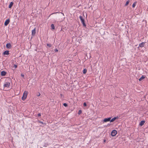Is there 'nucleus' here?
<instances>
[{"label":"nucleus","mask_w":148,"mask_h":148,"mask_svg":"<svg viewBox=\"0 0 148 148\" xmlns=\"http://www.w3.org/2000/svg\"><path fill=\"white\" fill-rule=\"evenodd\" d=\"M27 91H25L23 93V96L22 97V100H24L26 99L27 95Z\"/></svg>","instance_id":"f257e3e1"},{"label":"nucleus","mask_w":148,"mask_h":148,"mask_svg":"<svg viewBox=\"0 0 148 148\" xmlns=\"http://www.w3.org/2000/svg\"><path fill=\"white\" fill-rule=\"evenodd\" d=\"M79 18L82 23L83 24V26L84 27H86V25L85 23V21L84 19L83 18L82 16H80Z\"/></svg>","instance_id":"f03ea898"},{"label":"nucleus","mask_w":148,"mask_h":148,"mask_svg":"<svg viewBox=\"0 0 148 148\" xmlns=\"http://www.w3.org/2000/svg\"><path fill=\"white\" fill-rule=\"evenodd\" d=\"M117 132L115 130H113L111 133V135L113 136H114L117 134Z\"/></svg>","instance_id":"7ed1b4c3"},{"label":"nucleus","mask_w":148,"mask_h":148,"mask_svg":"<svg viewBox=\"0 0 148 148\" xmlns=\"http://www.w3.org/2000/svg\"><path fill=\"white\" fill-rule=\"evenodd\" d=\"M10 86V83L9 82H6L3 85L4 88H9Z\"/></svg>","instance_id":"20e7f679"},{"label":"nucleus","mask_w":148,"mask_h":148,"mask_svg":"<svg viewBox=\"0 0 148 148\" xmlns=\"http://www.w3.org/2000/svg\"><path fill=\"white\" fill-rule=\"evenodd\" d=\"M111 119V117H109L107 118H105L103 120V121L105 122H107L110 121V119Z\"/></svg>","instance_id":"39448f33"},{"label":"nucleus","mask_w":148,"mask_h":148,"mask_svg":"<svg viewBox=\"0 0 148 148\" xmlns=\"http://www.w3.org/2000/svg\"><path fill=\"white\" fill-rule=\"evenodd\" d=\"M10 22V20L8 19L6 20L4 23V25L5 26H7Z\"/></svg>","instance_id":"423d86ee"},{"label":"nucleus","mask_w":148,"mask_h":148,"mask_svg":"<svg viewBox=\"0 0 148 148\" xmlns=\"http://www.w3.org/2000/svg\"><path fill=\"white\" fill-rule=\"evenodd\" d=\"M145 42H142V43H140L139 45V46L138 47V48H139V47L142 48L144 47L145 45Z\"/></svg>","instance_id":"0eeeda50"},{"label":"nucleus","mask_w":148,"mask_h":148,"mask_svg":"<svg viewBox=\"0 0 148 148\" xmlns=\"http://www.w3.org/2000/svg\"><path fill=\"white\" fill-rule=\"evenodd\" d=\"M6 47L8 49H10L12 47V46L10 43H8L6 45Z\"/></svg>","instance_id":"6e6552de"},{"label":"nucleus","mask_w":148,"mask_h":148,"mask_svg":"<svg viewBox=\"0 0 148 148\" xmlns=\"http://www.w3.org/2000/svg\"><path fill=\"white\" fill-rule=\"evenodd\" d=\"M6 72L5 71H2L1 72V75L2 76H4L6 75Z\"/></svg>","instance_id":"1a4fd4ad"},{"label":"nucleus","mask_w":148,"mask_h":148,"mask_svg":"<svg viewBox=\"0 0 148 148\" xmlns=\"http://www.w3.org/2000/svg\"><path fill=\"white\" fill-rule=\"evenodd\" d=\"M9 52V51H5L3 53V54L4 55H8L10 54Z\"/></svg>","instance_id":"9d476101"},{"label":"nucleus","mask_w":148,"mask_h":148,"mask_svg":"<svg viewBox=\"0 0 148 148\" xmlns=\"http://www.w3.org/2000/svg\"><path fill=\"white\" fill-rule=\"evenodd\" d=\"M118 116H117L116 117H114L113 118L111 119H110V122H113L116 119H118Z\"/></svg>","instance_id":"9b49d317"},{"label":"nucleus","mask_w":148,"mask_h":148,"mask_svg":"<svg viewBox=\"0 0 148 148\" xmlns=\"http://www.w3.org/2000/svg\"><path fill=\"white\" fill-rule=\"evenodd\" d=\"M36 33V29L35 28L32 31V35L34 36Z\"/></svg>","instance_id":"f8f14e48"},{"label":"nucleus","mask_w":148,"mask_h":148,"mask_svg":"<svg viewBox=\"0 0 148 148\" xmlns=\"http://www.w3.org/2000/svg\"><path fill=\"white\" fill-rule=\"evenodd\" d=\"M145 121L144 120L141 121L139 123V125L141 126H142L144 124V123H145Z\"/></svg>","instance_id":"ddd939ff"},{"label":"nucleus","mask_w":148,"mask_h":148,"mask_svg":"<svg viewBox=\"0 0 148 148\" xmlns=\"http://www.w3.org/2000/svg\"><path fill=\"white\" fill-rule=\"evenodd\" d=\"M13 4V3L12 2H11L9 5V7H8L9 8H11V7H12V6Z\"/></svg>","instance_id":"4468645a"},{"label":"nucleus","mask_w":148,"mask_h":148,"mask_svg":"<svg viewBox=\"0 0 148 148\" xmlns=\"http://www.w3.org/2000/svg\"><path fill=\"white\" fill-rule=\"evenodd\" d=\"M145 77L143 75L139 79V81H140L141 80H142V79H144L145 78Z\"/></svg>","instance_id":"2eb2a0df"},{"label":"nucleus","mask_w":148,"mask_h":148,"mask_svg":"<svg viewBox=\"0 0 148 148\" xmlns=\"http://www.w3.org/2000/svg\"><path fill=\"white\" fill-rule=\"evenodd\" d=\"M87 70L86 69H84L83 71V73L84 74H86L87 72Z\"/></svg>","instance_id":"dca6fc26"},{"label":"nucleus","mask_w":148,"mask_h":148,"mask_svg":"<svg viewBox=\"0 0 148 148\" xmlns=\"http://www.w3.org/2000/svg\"><path fill=\"white\" fill-rule=\"evenodd\" d=\"M51 28L52 29H55V26L53 24H52L51 25Z\"/></svg>","instance_id":"f3484780"},{"label":"nucleus","mask_w":148,"mask_h":148,"mask_svg":"<svg viewBox=\"0 0 148 148\" xmlns=\"http://www.w3.org/2000/svg\"><path fill=\"white\" fill-rule=\"evenodd\" d=\"M136 2H134L133 4L132 5V7L133 8H134L135 6V5H136Z\"/></svg>","instance_id":"a211bd4d"},{"label":"nucleus","mask_w":148,"mask_h":148,"mask_svg":"<svg viewBox=\"0 0 148 148\" xmlns=\"http://www.w3.org/2000/svg\"><path fill=\"white\" fill-rule=\"evenodd\" d=\"M48 145H49L48 143H45L44 144L43 146L44 147H47Z\"/></svg>","instance_id":"6ab92c4d"},{"label":"nucleus","mask_w":148,"mask_h":148,"mask_svg":"<svg viewBox=\"0 0 148 148\" xmlns=\"http://www.w3.org/2000/svg\"><path fill=\"white\" fill-rule=\"evenodd\" d=\"M129 0H128V1H126V3H125V6H127V5L128 4H129Z\"/></svg>","instance_id":"aec40b11"},{"label":"nucleus","mask_w":148,"mask_h":148,"mask_svg":"<svg viewBox=\"0 0 148 148\" xmlns=\"http://www.w3.org/2000/svg\"><path fill=\"white\" fill-rule=\"evenodd\" d=\"M40 95V94L39 92H38L36 93V95L37 96H39Z\"/></svg>","instance_id":"412c9836"},{"label":"nucleus","mask_w":148,"mask_h":148,"mask_svg":"<svg viewBox=\"0 0 148 148\" xmlns=\"http://www.w3.org/2000/svg\"><path fill=\"white\" fill-rule=\"evenodd\" d=\"M47 46L49 47H51V45L50 44H47Z\"/></svg>","instance_id":"4be33fe9"},{"label":"nucleus","mask_w":148,"mask_h":148,"mask_svg":"<svg viewBox=\"0 0 148 148\" xmlns=\"http://www.w3.org/2000/svg\"><path fill=\"white\" fill-rule=\"evenodd\" d=\"M63 105L65 107H66L68 106L67 104L66 103H64Z\"/></svg>","instance_id":"5701e85b"},{"label":"nucleus","mask_w":148,"mask_h":148,"mask_svg":"<svg viewBox=\"0 0 148 148\" xmlns=\"http://www.w3.org/2000/svg\"><path fill=\"white\" fill-rule=\"evenodd\" d=\"M82 112V111L81 110H80L79 111L78 114H80Z\"/></svg>","instance_id":"b1692460"},{"label":"nucleus","mask_w":148,"mask_h":148,"mask_svg":"<svg viewBox=\"0 0 148 148\" xmlns=\"http://www.w3.org/2000/svg\"><path fill=\"white\" fill-rule=\"evenodd\" d=\"M83 106L84 107H86L87 106V104L86 102H84L83 103Z\"/></svg>","instance_id":"393cba45"},{"label":"nucleus","mask_w":148,"mask_h":148,"mask_svg":"<svg viewBox=\"0 0 148 148\" xmlns=\"http://www.w3.org/2000/svg\"><path fill=\"white\" fill-rule=\"evenodd\" d=\"M13 67H14L15 68H16L17 67V65L14 64Z\"/></svg>","instance_id":"a878e982"},{"label":"nucleus","mask_w":148,"mask_h":148,"mask_svg":"<svg viewBox=\"0 0 148 148\" xmlns=\"http://www.w3.org/2000/svg\"><path fill=\"white\" fill-rule=\"evenodd\" d=\"M21 76L23 77H24V74H23L22 73H21Z\"/></svg>","instance_id":"bb28decb"},{"label":"nucleus","mask_w":148,"mask_h":148,"mask_svg":"<svg viewBox=\"0 0 148 148\" xmlns=\"http://www.w3.org/2000/svg\"><path fill=\"white\" fill-rule=\"evenodd\" d=\"M41 115V114L40 113H39L38 114V117H39V116H40Z\"/></svg>","instance_id":"cd10ccee"},{"label":"nucleus","mask_w":148,"mask_h":148,"mask_svg":"<svg viewBox=\"0 0 148 148\" xmlns=\"http://www.w3.org/2000/svg\"><path fill=\"white\" fill-rule=\"evenodd\" d=\"M38 122L40 123H42V124H43V123L42 122V121H39Z\"/></svg>","instance_id":"c85d7f7f"},{"label":"nucleus","mask_w":148,"mask_h":148,"mask_svg":"<svg viewBox=\"0 0 148 148\" xmlns=\"http://www.w3.org/2000/svg\"><path fill=\"white\" fill-rule=\"evenodd\" d=\"M55 52H58V50L57 49H56L55 50Z\"/></svg>","instance_id":"c756f323"},{"label":"nucleus","mask_w":148,"mask_h":148,"mask_svg":"<svg viewBox=\"0 0 148 148\" xmlns=\"http://www.w3.org/2000/svg\"><path fill=\"white\" fill-rule=\"evenodd\" d=\"M103 142H104V143H105V142H106V139H103Z\"/></svg>","instance_id":"7c9ffc66"},{"label":"nucleus","mask_w":148,"mask_h":148,"mask_svg":"<svg viewBox=\"0 0 148 148\" xmlns=\"http://www.w3.org/2000/svg\"><path fill=\"white\" fill-rule=\"evenodd\" d=\"M60 95L61 96H62V94H60Z\"/></svg>","instance_id":"2f4dec72"},{"label":"nucleus","mask_w":148,"mask_h":148,"mask_svg":"<svg viewBox=\"0 0 148 148\" xmlns=\"http://www.w3.org/2000/svg\"><path fill=\"white\" fill-rule=\"evenodd\" d=\"M110 125V124H108V125Z\"/></svg>","instance_id":"473e14b6"}]
</instances>
